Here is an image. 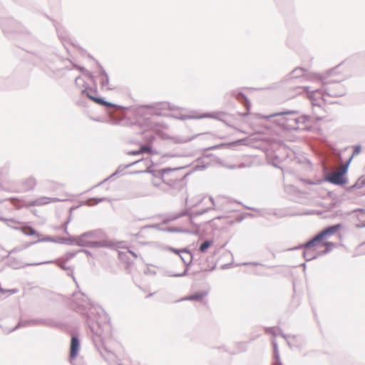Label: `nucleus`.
<instances>
[{
    "instance_id": "obj_1",
    "label": "nucleus",
    "mask_w": 365,
    "mask_h": 365,
    "mask_svg": "<svg viewBox=\"0 0 365 365\" xmlns=\"http://www.w3.org/2000/svg\"><path fill=\"white\" fill-rule=\"evenodd\" d=\"M72 301L73 309L86 316V323L96 349L106 361L109 363L114 362L116 356L112 348L115 341L108 314L101 307L93 303L83 292L73 293Z\"/></svg>"
},
{
    "instance_id": "obj_2",
    "label": "nucleus",
    "mask_w": 365,
    "mask_h": 365,
    "mask_svg": "<svg viewBox=\"0 0 365 365\" xmlns=\"http://www.w3.org/2000/svg\"><path fill=\"white\" fill-rule=\"evenodd\" d=\"M68 61L69 58H63L56 54H53L45 57L39 63V66L51 77H63L64 71L71 70V68L64 65L65 62Z\"/></svg>"
},
{
    "instance_id": "obj_3",
    "label": "nucleus",
    "mask_w": 365,
    "mask_h": 365,
    "mask_svg": "<svg viewBox=\"0 0 365 365\" xmlns=\"http://www.w3.org/2000/svg\"><path fill=\"white\" fill-rule=\"evenodd\" d=\"M299 111L297 110H284L269 115H264L262 118L269 119L273 117H280L277 121L279 126L289 130H297V115Z\"/></svg>"
},
{
    "instance_id": "obj_4",
    "label": "nucleus",
    "mask_w": 365,
    "mask_h": 365,
    "mask_svg": "<svg viewBox=\"0 0 365 365\" xmlns=\"http://www.w3.org/2000/svg\"><path fill=\"white\" fill-rule=\"evenodd\" d=\"M322 94L323 97L329 96L338 98L346 93V88L341 83V80H327L326 78H321Z\"/></svg>"
},
{
    "instance_id": "obj_5",
    "label": "nucleus",
    "mask_w": 365,
    "mask_h": 365,
    "mask_svg": "<svg viewBox=\"0 0 365 365\" xmlns=\"http://www.w3.org/2000/svg\"><path fill=\"white\" fill-rule=\"evenodd\" d=\"M172 117L178 120H185L189 119H200V118H213L220 120L225 124L228 125L227 119L230 115L225 112L218 111L212 113H205L201 115H185V114H173Z\"/></svg>"
},
{
    "instance_id": "obj_6",
    "label": "nucleus",
    "mask_w": 365,
    "mask_h": 365,
    "mask_svg": "<svg viewBox=\"0 0 365 365\" xmlns=\"http://www.w3.org/2000/svg\"><path fill=\"white\" fill-rule=\"evenodd\" d=\"M97 93V90L93 89L91 88H89V91L88 90V88H86L85 89L81 91V95L86 96L89 99L92 100L96 103L103 106L106 107L108 111L111 110L113 108H122V109H126L125 107H123L122 106H118L116 104H114L113 103L108 102L104 99V98L102 97H97L95 96L93 94Z\"/></svg>"
},
{
    "instance_id": "obj_7",
    "label": "nucleus",
    "mask_w": 365,
    "mask_h": 365,
    "mask_svg": "<svg viewBox=\"0 0 365 365\" xmlns=\"http://www.w3.org/2000/svg\"><path fill=\"white\" fill-rule=\"evenodd\" d=\"M178 170H175L173 173H171L169 175H166V177L165 178L164 180V182L168 185L170 187H173V189L181 190L184 187V179L185 178L187 174L178 176L177 175V172Z\"/></svg>"
},
{
    "instance_id": "obj_8",
    "label": "nucleus",
    "mask_w": 365,
    "mask_h": 365,
    "mask_svg": "<svg viewBox=\"0 0 365 365\" xmlns=\"http://www.w3.org/2000/svg\"><path fill=\"white\" fill-rule=\"evenodd\" d=\"M182 261L183 262L184 264L185 265V269L183 272L182 273H172L170 272H167V275L169 277H180L185 276L189 270V266L192 262L193 259V255L192 252L188 250L186 248L181 250V253L179 255Z\"/></svg>"
},
{
    "instance_id": "obj_9",
    "label": "nucleus",
    "mask_w": 365,
    "mask_h": 365,
    "mask_svg": "<svg viewBox=\"0 0 365 365\" xmlns=\"http://www.w3.org/2000/svg\"><path fill=\"white\" fill-rule=\"evenodd\" d=\"M324 181L334 185L343 186L348 182V178L341 176L338 172H327L324 175Z\"/></svg>"
},
{
    "instance_id": "obj_10",
    "label": "nucleus",
    "mask_w": 365,
    "mask_h": 365,
    "mask_svg": "<svg viewBox=\"0 0 365 365\" xmlns=\"http://www.w3.org/2000/svg\"><path fill=\"white\" fill-rule=\"evenodd\" d=\"M230 95L235 98L238 101L241 102L246 108V112L243 113H240V115L247 116L250 113V110L251 108V103L248 98L241 91L237 90H232L230 91Z\"/></svg>"
},
{
    "instance_id": "obj_11",
    "label": "nucleus",
    "mask_w": 365,
    "mask_h": 365,
    "mask_svg": "<svg viewBox=\"0 0 365 365\" xmlns=\"http://www.w3.org/2000/svg\"><path fill=\"white\" fill-rule=\"evenodd\" d=\"M180 168H165L160 170H152L150 168H148L145 172L148 173H151L155 178L158 179L159 180H161L164 182L165 178L166 177V175H169L171 173H173L175 170H180Z\"/></svg>"
},
{
    "instance_id": "obj_12",
    "label": "nucleus",
    "mask_w": 365,
    "mask_h": 365,
    "mask_svg": "<svg viewBox=\"0 0 365 365\" xmlns=\"http://www.w3.org/2000/svg\"><path fill=\"white\" fill-rule=\"evenodd\" d=\"M211 208L207 207L200 210H195L192 212H190L187 210H183L178 213H175L172 215L171 220H175L182 216L188 215L190 218H192L196 216L202 215L206 212H207Z\"/></svg>"
},
{
    "instance_id": "obj_13",
    "label": "nucleus",
    "mask_w": 365,
    "mask_h": 365,
    "mask_svg": "<svg viewBox=\"0 0 365 365\" xmlns=\"http://www.w3.org/2000/svg\"><path fill=\"white\" fill-rule=\"evenodd\" d=\"M322 238L320 237L319 234H317L314 237H312L311 240H308L304 244L299 245L293 248H291L290 250H296L299 249H309L319 245L322 241Z\"/></svg>"
},
{
    "instance_id": "obj_14",
    "label": "nucleus",
    "mask_w": 365,
    "mask_h": 365,
    "mask_svg": "<svg viewBox=\"0 0 365 365\" xmlns=\"http://www.w3.org/2000/svg\"><path fill=\"white\" fill-rule=\"evenodd\" d=\"M80 339L77 335H73L71 340L70 346V359H75L78 354L80 350Z\"/></svg>"
},
{
    "instance_id": "obj_15",
    "label": "nucleus",
    "mask_w": 365,
    "mask_h": 365,
    "mask_svg": "<svg viewBox=\"0 0 365 365\" xmlns=\"http://www.w3.org/2000/svg\"><path fill=\"white\" fill-rule=\"evenodd\" d=\"M342 227V224L338 223L328 226L319 232L322 240H324L338 232Z\"/></svg>"
},
{
    "instance_id": "obj_16",
    "label": "nucleus",
    "mask_w": 365,
    "mask_h": 365,
    "mask_svg": "<svg viewBox=\"0 0 365 365\" xmlns=\"http://www.w3.org/2000/svg\"><path fill=\"white\" fill-rule=\"evenodd\" d=\"M55 28H56L58 38L62 42L65 48L67 51H68L66 46V43H67V40L69 38V36H68L67 31H66L65 28L59 24H55Z\"/></svg>"
},
{
    "instance_id": "obj_17",
    "label": "nucleus",
    "mask_w": 365,
    "mask_h": 365,
    "mask_svg": "<svg viewBox=\"0 0 365 365\" xmlns=\"http://www.w3.org/2000/svg\"><path fill=\"white\" fill-rule=\"evenodd\" d=\"M98 66L101 69L100 73V83L102 88H106L107 90H111L112 88L108 87L109 84V77L105 69L103 68V66L98 63Z\"/></svg>"
},
{
    "instance_id": "obj_18",
    "label": "nucleus",
    "mask_w": 365,
    "mask_h": 365,
    "mask_svg": "<svg viewBox=\"0 0 365 365\" xmlns=\"http://www.w3.org/2000/svg\"><path fill=\"white\" fill-rule=\"evenodd\" d=\"M145 107L155 108L157 110H175V106L168 102H158L153 104L145 106Z\"/></svg>"
},
{
    "instance_id": "obj_19",
    "label": "nucleus",
    "mask_w": 365,
    "mask_h": 365,
    "mask_svg": "<svg viewBox=\"0 0 365 365\" xmlns=\"http://www.w3.org/2000/svg\"><path fill=\"white\" fill-rule=\"evenodd\" d=\"M307 70L302 67H297L292 71L287 76V79L299 78L307 76Z\"/></svg>"
},
{
    "instance_id": "obj_20",
    "label": "nucleus",
    "mask_w": 365,
    "mask_h": 365,
    "mask_svg": "<svg viewBox=\"0 0 365 365\" xmlns=\"http://www.w3.org/2000/svg\"><path fill=\"white\" fill-rule=\"evenodd\" d=\"M36 185V180L33 176L29 177V178H26L25 180H24V181L22 182V185H21L22 189L24 191L32 190H34V188L35 187Z\"/></svg>"
},
{
    "instance_id": "obj_21",
    "label": "nucleus",
    "mask_w": 365,
    "mask_h": 365,
    "mask_svg": "<svg viewBox=\"0 0 365 365\" xmlns=\"http://www.w3.org/2000/svg\"><path fill=\"white\" fill-rule=\"evenodd\" d=\"M207 294H208V292L207 291L197 292L196 293H194L191 295H189L186 297L181 299L180 301L189 300V301L199 302V301L202 300Z\"/></svg>"
},
{
    "instance_id": "obj_22",
    "label": "nucleus",
    "mask_w": 365,
    "mask_h": 365,
    "mask_svg": "<svg viewBox=\"0 0 365 365\" xmlns=\"http://www.w3.org/2000/svg\"><path fill=\"white\" fill-rule=\"evenodd\" d=\"M43 321H45V319H31V320H25V321H21L18 324L17 326L13 329V330H16V329H18L19 327H26V326H34V325H43Z\"/></svg>"
},
{
    "instance_id": "obj_23",
    "label": "nucleus",
    "mask_w": 365,
    "mask_h": 365,
    "mask_svg": "<svg viewBox=\"0 0 365 365\" xmlns=\"http://www.w3.org/2000/svg\"><path fill=\"white\" fill-rule=\"evenodd\" d=\"M306 250L307 249H304L303 252V257L306 261H311L312 259L317 258L319 256V252L317 253L314 250Z\"/></svg>"
},
{
    "instance_id": "obj_24",
    "label": "nucleus",
    "mask_w": 365,
    "mask_h": 365,
    "mask_svg": "<svg viewBox=\"0 0 365 365\" xmlns=\"http://www.w3.org/2000/svg\"><path fill=\"white\" fill-rule=\"evenodd\" d=\"M59 200H60L58 198H56V197H53V198L41 197V198L36 199L33 202V205L38 206V205H46V204H47L48 202H58Z\"/></svg>"
},
{
    "instance_id": "obj_25",
    "label": "nucleus",
    "mask_w": 365,
    "mask_h": 365,
    "mask_svg": "<svg viewBox=\"0 0 365 365\" xmlns=\"http://www.w3.org/2000/svg\"><path fill=\"white\" fill-rule=\"evenodd\" d=\"M88 241L86 237H83V234L79 236L74 237V245H76L80 247H88Z\"/></svg>"
},
{
    "instance_id": "obj_26",
    "label": "nucleus",
    "mask_w": 365,
    "mask_h": 365,
    "mask_svg": "<svg viewBox=\"0 0 365 365\" xmlns=\"http://www.w3.org/2000/svg\"><path fill=\"white\" fill-rule=\"evenodd\" d=\"M297 130L300 129L299 125H307V123H310L312 121V117L310 115H302L300 116H298L297 115Z\"/></svg>"
},
{
    "instance_id": "obj_27",
    "label": "nucleus",
    "mask_w": 365,
    "mask_h": 365,
    "mask_svg": "<svg viewBox=\"0 0 365 365\" xmlns=\"http://www.w3.org/2000/svg\"><path fill=\"white\" fill-rule=\"evenodd\" d=\"M56 243L61 245H74V237L69 236L68 237H56Z\"/></svg>"
},
{
    "instance_id": "obj_28",
    "label": "nucleus",
    "mask_w": 365,
    "mask_h": 365,
    "mask_svg": "<svg viewBox=\"0 0 365 365\" xmlns=\"http://www.w3.org/2000/svg\"><path fill=\"white\" fill-rule=\"evenodd\" d=\"M365 185V178L363 177L359 178L356 182L351 186L346 188L348 192H351L355 189H360Z\"/></svg>"
},
{
    "instance_id": "obj_29",
    "label": "nucleus",
    "mask_w": 365,
    "mask_h": 365,
    "mask_svg": "<svg viewBox=\"0 0 365 365\" xmlns=\"http://www.w3.org/2000/svg\"><path fill=\"white\" fill-rule=\"evenodd\" d=\"M101 233V232L99 230H91V231H88V232H86L83 233V237H86V238H88V240L96 239V238H98L100 237Z\"/></svg>"
},
{
    "instance_id": "obj_30",
    "label": "nucleus",
    "mask_w": 365,
    "mask_h": 365,
    "mask_svg": "<svg viewBox=\"0 0 365 365\" xmlns=\"http://www.w3.org/2000/svg\"><path fill=\"white\" fill-rule=\"evenodd\" d=\"M63 262H58V266L61 269H63V270H66V271H68V275L71 276V277L73 278V281L76 282V278H75V277L73 276V269L72 267H67V266L65 264V263H66V262H65L64 260H63Z\"/></svg>"
},
{
    "instance_id": "obj_31",
    "label": "nucleus",
    "mask_w": 365,
    "mask_h": 365,
    "mask_svg": "<svg viewBox=\"0 0 365 365\" xmlns=\"http://www.w3.org/2000/svg\"><path fill=\"white\" fill-rule=\"evenodd\" d=\"M323 244L325 246V249L323 251L319 252V255H321V256L327 255V253L331 252L332 250V249L335 247V243H334L332 242L327 241V242H324Z\"/></svg>"
},
{
    "instance_id": "obj_32",
    "label": "nucleus",
    "mask_w": 365,
    "mask_h": 365,
    "mask_svg": "<svg viewBox=\"0 0 365 365\" xmlns=\"http://www.w3.org/2000/svg\"><path fill=\"white\" fill-rule=\"evenodd\" d=\"M273 346H274V357L275 359V361L274 363V365H283L279 356V353L277 348V344L275 341L272 342Z\"/></svg>"
},
{
    "instance_id": "obj_33",
    "label": "nucleus",
    "mask_w": 365,
    "mask_h": 365,
    "mask_svg": "<svg viewBox=\"0 0 365 365\" xmlns=\"http://www.w3.org/2000/svg\"><path fill=\"white\" fill-rule=\"evenodd\" d=\"M106 200V197H91L86 200L85 204L88 206H92L94 205H97L100 202H104Z\"/></svg>"
},
{
    "instance_id": "obj_34",
    "label": "nucleus",
    "mask_w": 365,
    "mask_h": 365,
    "mask_svg": "<svg viewBox=\"0 0 365 365\" xmlns=\"http://www.w3.org/2000/svg\"><path fill=\"white\" fill-rule=\"evenodd\" d=\"M213 244V241L212 240H206L204 242H202L200 247H199V251L202 253L205 252L209 247H210Z\"/></svg>"
},
{
    "instance_id": "obj_35",
    "label": "nucleus",
    "mask_w": 365,
    "mask_h": 365,
    "mask_svg": "<svg viewBox=\"0 0 365 365\" xmlns=\"http://www.w3.org/2000/svg\"><path fill=\"white\" fill-rule=\"evenodd\" d=\"M68 61L72 64L71 69L73 68H76V69L79 70L80 71H81L84 75L88 76L90 78H93L92 73L91 72L88 71L84 67L78 66V65L73 63L70 59Z\"/></svg>"
},
{
    "instance_id": "obj_36",
    "label": "nucleus",
    "mask_w": 365,
    "mask_h": 365,
    "mask_svg": "<svg viewBox=\"0 0 365 365\" xmlns=\"http://www.w3.org/2000/svg\"><path fill=\"white\" fill-rule=\"evenodd\" d=\"M41 242H52L56 243V237L51 236H46L44 237L39 238L37 240L31 242L30 245H34L36 243Z\"/></svg>"
},
{
    "instance_id": "obj_37",
    "label": "nucleus",
    "mask_w": 365,
    "mask_h": 365,
    "mask_svg": "<svg viewBox=\"0 0 365 365\" xmlns=\"http://www.w3.org/2000/svg\"><path fill=\"white\" fill-rule=\"evenodd\" d=\"M0 221L5 222L8 226L14 228H16L15 225L19 224V222L15 220L13 218L7 219L5 217H0Z\"/></svg>"
},
{
    "instance_id": "obj_38",
    "label": "nucleus",
    "mask_w": 365,
    "mask_h": 365,
    "mask_svg": "<svg viewBox=\"0 0 365 365\" xmlns=\"http://www.w3.org/2000/svg\"><path fill=\"white\" fill-rule=\"evenodd\" d=\"M140 160H136V161L129 163L125 166H123V165L118 166V168L116 169V170L113 173V175H117L118 174L122 173L125 168H129V167L136 164Z\"/></svg>"
},
{
    "instance_id": "obj_39",
    "label": "nucleus",
    "mask_w": 365,
    "mask_h": 365,
    "mask_svg": "<svg viewBox=\"0 0 365 365\" xmlns=\"http://www.w3.org/2000/svg\"><path fill=\"white\" fill-rule=\"evenodd\" d=\"M43 325L49 327H58L61 326V324L59 322H55L53 319H45V321L43 322Z\"/></svg>"
},
{
    "instance_id": "obj_40",
    "label": "nucleus",
    "mask_w": 365,
    "mask_h": 365,
    "mask_svg": "<svg viewBox=\"0 0 365 365\" xmlns=\"http://www.w3.org/2000/svg\"><path fill=\"white\" fill-rule=\"evenodd\" d=\"M24 235L28 236L36 235L40 236V234L38 233L32 227H27L23 230Z\"/></svg>"
},
{
    "instance_id": "obj_41",
    "label": "nucleus",
    "mask_w": 365,
    "mask_h": 365,
    "mask_svg": "<svg viewBox=\"0 0 365 365\" xmlns=\"http://www.w3.org/2000/svg\"><path fill=\"white\" fill-rule=\"evenodd\" d=\"M106 245L103 244L102 242L99 241H95V240H91L88 241V246L89 247L93 248H97V247H105Z\"/></svg>"
},
{
    "instance_id": "obj_42",
    "label": "nucleus",
    "mask_w": 365,
    "mask_h": 365,
    "mask_svg": "<svg viewBox=\"0 0 365 365\" xmlns=\"http://www.w3.org/2000/svg\"><path fill=\"white\" fill-rule=\"evenodd\" d=\"M141 153H153V148L149 145H143L140 148Z\"/></svg>"
},
{
    "instance_id": "obj_43",
    "label": "nucleus",
    "mask_w": 365,
    "mask_h": 365,
    "mask_svg": "<svg viewBox=\"0 0 365 365\" xmlns=\"http://www.w3.org/2000/svg\"><path fill=\"white\" fill-rule=\"evenodd\" d=\"M76 252H68L62 257L61 260L68 262V260L73 258L76 256Z\"/></svg>"
},
{
    "instance_id": "obj_44",
    "label": "nucleus",
    "mask_w": 365,
    "mask_h": 365,
    "mask_svg": "<svg viewBox=\"0 0 365 365\" xmlns=\"http://www.w3.org/2000/svg\"><path fill=\"white\" fill-rule=\"evenodd\" d=\"M361 147L360 145H354L351 156L354 157V156L359 155L361 153Z\"/></svg>"
},
{
    "instance_id": "obj_45",
    "label": "nucleus",
    "mask_w": 365,
    "mask_h": 365,
    "mask_svg": "<svg viewBox=\"0 0 365 365\" xmlns=\"http://www.w3.org/2000/svg\"><path fill=\"white\" fill-rule=\"evenodd\" d=\"M348 165H344V166L339 170L337 171L340 175H341V176L343 177H346V174L348 172Z\"/></svg>"
},
{
    "instance_id": "obj_46",
    "label": "nucleus",
    "mask_w": 365,
    "mask_h": 365,
    "mask_svg": "<svg viewBox=\"0 0 365 365\" xmlns=\"http://www.w3.org/2000/svg\"><path fill=\"white\" fill-rule=\"evenodd\" d=\"M54 262H56V261L50 260V261H46V262H41L31 263V264H28L27 265L36 266V265H40V264H50V263H54Z\"/></svg>"
},
{
    "instance_id": "obj_47",
    "label": "nucleus",
    "mask_w": 365,
    "mask_h": 365,
    "mask_svg": "<svg viewBox=\"0 0 365 365\" xmlns=\"http://www.w3.org/2000/svg\"><path fill=\"white\" fill-rule=\"evenodd\" d=\"M206 168L205 165H200L199 162H197V164L194 165L193 170H202Z\"/></svg>"
},
{
    "instance_id": "obj_48",
    "label": "nucleus",
    "mask_w": 365,
    "mask_h": 365,
    "mask_svg": "<svg viewBox=\"0 0 365 365\" xmlns=\"http://www.w3.org/2000/svg\"><path fill=\"white\" fill-rule=\"evenodd\" d=\"M265 331L267 333L271 334L274 336H276L275 327H267L265 328Z\"/></svg>"
},
{
    "instance_id": "obj_49",
    "label": "nucleus",
    "mask_w": 365,
    "mask_h": 365,
    "mask_svg": "<svg viewBox=\"0 0 365 365\" xmlns=\"http://www.w3.org/2000/svg\"><path fill=\"white\" fill-rule=\"evenodd\" d=\"M114 176L115 175H113V174H111L109 177H108L107 178H105L103 180H102L101 182L98 183L97 185H96L93 187H98V186L101 185L105 182H106V181L110 180L111 178H114Z\"/></svg>"
},
{
    "instance_id": "obj_50",
    "label": "nucleus",
    "mask_w": 365,
    "mask_h": 365,
    "mask_svg": "<svg viewBox=\"0 0 365 365\" xmlns=\"http://www.w3.org/2000/svg\"><path fill=\"white\" fill-rule=\"evenodd\" d=\"M68 221H65L64 223L62 225V229L63 230L64 233H66V235H68Z\"/></svg>"
},
{
    "instance_id": "obj_51",
    "label": "nucleus",
    "mask_w": 365,
    "mask_h": 365,
    "mask_svg": "<svg viewBox=\"0 0 365 365\" xmlns=\"http://www.w3.org/2000/svg\"><path fill=\"white\" fill-rule=\"evenodd\" d=\"M128 155H140L142 154L141 152H140V150H132V151H129L128 153Z\"/></svg>"
},
{
    "instance_id": "obj_52",
    "label": "nucleus",
    "mask_w": 365,
    "mask_h": 365,
    "mask_svg": "<svg viewBox=\"0 0 365 365\" xmlns=\"http://www.w3.org/2000/svg\"><path fill=\"white\" fill-rule=\"evenodd\" d=\"M336 68H337V67H335V68H333L329 70L327 73V76H331L332 75H334L336 73Z\"/></svg>"
},
{
    "instance_id": "obj_53",
    "label": "nucleus",
    "mask_w": 365,
    "mask_h": 365,
    "mask_svg": "<svg viewBox=\"0 0 365 365\" xmlns=\"http://www.w3.org/2000/svg\"><path fill=\"white\" fill-rule=\"evenodd\" d=\"M67 42H69L73 47H78V45H77L76 41H74L70 38L67 40Z\"/></svg>"
},
{
    "instance_id": "obj_54",
    "label": "nucleus",
    "mask_w": 365,
    "mask_h": 365,
    "mask_svg": "<svg viewBox=\"0 0 365 365\" xmlns=\"http://www.w3.org/2000/svg\"><path fill=\"white\" fill-rule=\"evenodd\" d=\"M170 250H171L172 252L178 254V255H180V253H181V250H178V249H175V248L170 247Z\"/></svg>"
},
{
    "instance_id": "obj_55",
    "label": "nucleus",
    "mask_w": 365,
    "mask_h": 365,
    "mask_svg": "<svg viewBox=\"0 0 365 365\" xmlns=\"http://www.w3.org/2000/svg\"><path fill=\"white\" fill-rule=\"evenodd\" d=\"M170 232H183L180 228H169Z\"/></svg>"
},
{
    "instance_id": "obj_56",
    "label": "nucleus",
    "mask_w": 365,
    "mask_h": 365,
    "mask_svg": "<svg viewBox=\"0 0 365 365\" xmlns=\"http://www.w3.org/2000/svg\"><path fill=\"white\" fill-rule=\"evenodd\" d=\"M243 264L245 265H250V264H252V265H255V266H257V265H261V264L258 263V262H245Z\"/></svg>"
},
{
    "instance_id": "obj_57",
    "label": "nucleus",
    "mask_w": 365,
    "mask_h": 365,
    "mask_svg": "<svg viewBox=\"0 0 365 365\" xmlns=\"http://www.w3.org/2000/svg\"><path fill=\"white\" fill-rule=\"evenodd\" d=\"M244 219L242 215H239L236 217V221L240 222Z\"/></svg>"
},
{
    "instance_id": "obj_58",
    "label": "nucleus",
    "mask_w": 365,
    "mask_h": 365,
    "mask_svg": "<svg viewBox=\"0 0 365 365\" xmlns=\"http://www.w3.org/2000/svg\"><path fill=\"white\" fill-rule=\"evenodd\" d=\"M160 180L158 179V181L156 180H153V185L155 186V187H158L160 185Z\"/></svg>"
},
{
    "instance_id": "obj_59",
    "label": "nucleus",
    "mask_w": 365,
    "mask_h": 365,
    "mask_svg": "<svg viewBox=\"0 0 365 365\" xmlns=\"http://www.w3.org/2000/svg\"><path fill=\"white\" fill-rule=\"evenodd\" d=\"M354 158V157L351 156V157L348 159V160L346 161V163L344 165H348V167H349V164H350V163H351V160H352V158Z\"/></svg>"
},
{
    "instance_id": "obj_60",
    "label": "nucleus",
    "mask_w": 365,
    "mask_h": 365,
    "mask_svg": "<svg viewBox=\"0 0 365 365\" xmlns=\"http://www.w3.org/2000/svg\"><path fill=\"white\" fill-rule=\"evenodd\" d=\"M79 252H85L86 254H87L88 255H91L90 251H88L87 250H80Z\"/></svg>"
},
{
    "instance_id": "obj_61",
    "label": "nucleus",
    "mask_w": 365,
    "mask_h": 365,
    "mask_svg": "<svg viewBox=\"0 0 365 365\" xmlns=\"http://www.w3.org/2000/svg\"><path fill=\"white\" fill-rule=\"evenodd\" d=\"M209 200L212 203V206H214L215 205V202H214V199L212 198V197H209Z\"/></svg>"
},
{
    "instance_id": "obj_62",
    "label": "nucleus",
    "mask_w": 365,
    "mask_h": 365,
    "mask_svg": "<svg viewBox=\"0 0 365 365\" xmlns=\"http://www.w3.org/2000/svg\"><path fill=\"white\" fill-rule=\"evenodd\" d=\"M147 195H148V193H143V194L136 195V197H144V196H147Z\"/></svg>"
},
{
    "instance_id": "obj_63",
    "label": "nucleus",
    "mask_w": 365,
    "mask_h": 365,
    "mask_svg": "<svg viewBox=\"0 0 365 365\" xmlns=\"http://www.w3.org/2000/svg\"><path fill=\"white\" fill-rule=\"evenodd\" d=\"M244 141V139L238 140L235 142L236 144H241Z\"/></svg>"
},
{
    "instance_id": "obj_64",
    "label": "nucleus",
    "mask_w": 365,
    "mask_h": 365,
    "mask_svg": "<svg viewBox=\"0 0 365 365\" xmlns=\"http://www.w3.org/2000/svg\"><path fill=\"white\" fill-rule=\"evenodd\" d=\"M129 252H130L133 256H134L135 257H137V255H136L134 252H133V251H131V250H129Z\"/></svg>"
}]
</instances>
